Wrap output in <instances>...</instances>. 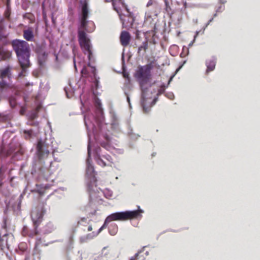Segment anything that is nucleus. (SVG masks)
<instances>
[{
	"instance_id": "obj_1",
	"label": "nucleus",
	"mask_w": 260,
	"mask_h": 260,
	"mask_svg": "<svg viewBox=\"0 0 260 260\" xmlns=\"http://www.w3.org/2000/svg\"><path fill=\"white\" fill-rule=\"evenodd\" d=\"M94 114L87 113L84 115V123L86 126L88 137L87 146L88 157L86 159V175L90 180L87 182V189L91 192L94 190L95 178L93 165L90 163L91 154L92 141L90 132L91 131L95 141L101 144L103 148L108 151H111L114 147L112 140L107 133L106 123H103L104 120V111L102 107L101 100L97 98L94 101Z\"/></svg>"
},
{
	"instance_id": "obj_2",
	"label": "nucleus",
	"mask_w": 260,
	"mask_h": 260,
	"mask_svg": "<svg viewBox=\"0 0 260 260\" xmlns=\"http://www.w3.org/2000/svg\"><path fill=\"white\" fill-rule=\"evenodd\" d=\"M50 141L40 139L38 141L36 146V157L32 162L31 174L38 181H53L49 177V171L45 166V161L50 155L52 146Z\"/></svg>"
},
{
	"instance_id": "obj_3",
	"label": "nucleus",
	"mask_w": 260,
	"mask_h": 260,
	"mask_svg": "<svg viewBox=\"0 0 260 260\" xmlns=\"http://www.w3.org/2000/svg\"><path fill=\"white\" fill-rule=\"evenodd\" d=\"M85 22L84 25L82 26V21L80 22L78 29V40L83 51L87 55L88 59L90 60L92 55V45L85 31L88 33L93 32L95 29V25L93 22L87 20Z\"/></svg>"
},
{
	"instance_id": "obj_4",
	"label": "nucleus",
	"mask_w": 260,
	"mask_h": 260,
	"mask_svg": "<svg viewBox=\"0 0 260 260\" xmlns=\"http://www.w3.org/2000/svg\"><path fill=\"white\" fill-rule=\"evenodd\" d=\"M12 46L16 54L19 63L28 64L30 61V50L27 42L15 39L12 41Z\"/></svg>"
},
{
	"instance_id": "obj_5",
	"label": "nucleus",
	"mask_w": 260,
	"mask_h": 260,
	"mask_svg": "<svg viewBox=\"0 0 260 260\" xmlns=\"http://www.w3.org/2000/svg\"><path fill=\"white\" fill-rule=\"evenodd\" d=\"M143 210L138 207V210H127L116 212L112 213L106 217V221L110 222L113 221H125L129 219H137L142 216Z\"/></svg>"
},
{
	"instance_id": "obj_6",
	"label": "nucleus",
	"mask_w": 260,
	"mask_h": 260,
	"mask_svg": "<svg viewBox=\"0 0 260 260\" xmlns=\"http://www.w3.org/2000/svg\"><path fill=\"white\" fill-rule=\"evenodd\" d=\"M153 68L152 63L139 66L136 71L135 77L138 79L141 89L148 88L146 85L151 77V71Z\"/></svg>"
},
{
	"instance_id": "obj_7",
	"label": "nucleus",
	"mask_w": 260,
	"mask_h": 260,
	"mask_svg": "<svg viewBox=\"0 0 260 260\" xmlns=\"http://www.w3.org/2000/svg\"><path fill=\"white\" fill-rule=\"evenodd\" d=\"M4 19L0 21V60H4L9 59L11 57V52L4 48L8 41L7 40L8 34L4 24Z\"/></svg>"
},
{
	"instance_id": "obj_8",
	"label": "nucleus",
	"mask_w": 260,
	"mask_h": 260,
	"mask_svg": "<svg viewBox=\"0 0 260 260\" xmlns=\"http://www.w3.org/2000/svg\"><path fill=\"white\" fill-rule=\"evenodd\" d=\"M142 95L141 100V105L144 113H148L152 107L154 106L157 101V97L152 98L151 94L152 91H149L148 88L141 89Z\"/></svg>"
},
{
	"instance_id": "obj_9",
	"label": "nucleus",
	"mask_w": 260,
	"mask_h": 260,
	"mask_svg": "<svg viewBox=\"0 0 260 260\" xmlns=\"http://www.w3.org/2000/svg\"><path fill=\"white\" fill-rule=\"evenodd\" d=\"M93 156L97 164L101 166H109L113 164L112 157L110 155L104 153L99 146L94 147Z\"/></svg>"
},
{
	"instance_id": "obj_10",
	"label": "nucleus",
	"mask_w": 260,
	"mask_h": 260,
	"mask_svg": "<svg viewBox=\"0 0 260 260\" xmlns=\"http://www.w3.org/2000/svg\"><path fill=\"white\" fill-rule=\"evenodd\" d=\"M119 2L122 5L123 7H125L127 15H123L119 11L118 15L122 23L123 27H131L132 26L133 23L135 21V16L133 13L129 11V9L127 8V6L124 3L123 0H119Z\"/></svg>"
},
{
	"instance_id": "obj_11",
	"label": "nucleus",
	"mask_w": 260,
	"mask_h": 260,
	"mask_svg": "<svg viewBox=\"0 0 260 260\" xmlns=\"http://www.w3.org/2000/svg\"><path fill=\"white\" fill-rule=\"evenodd\" d=\"M0 234V247L2 250L9 249L13 242L14 238L11 233H5L2 236Z\"/></svg>"
},
{
	"instance_id": "obj_12",
	"label": "nucleus",
	"mask_w": 260,
	"mask_h": 260,
	"mask_svg": "<svg viewBox=\"0 0 260 260\" xmlns=\"http://www.w3.org/2000/svg\"><path fill=\"white\" fill-rule=\"evenodd\" d=\"M45 212L46 210L42 206H39L35 209L32 210L31 217L36 228L38 224L41 221Z\"/></svg>"
},
{
	"instance_id": "obj_13",
	"label": "nucleus",
	"mask_w": 260,
	"mask_h": 260,
	"mask_svg": "<svg viewBox=\"0 0 260 260\" xmlns=\"http://www.w3.org/2000/svg\"><path fill=\"white\" fill-rule=\"evenodd\" d=\"M216 63V58L214 56L211 57L210 58L206 60V66L207 69L206 74H208L210 72L214 70Z\"/></svg>"
},
{
	"instance_id": "obj_14",
	"label": "nucleus",
	"mask_w": 260,
	"mask_h": 260,
	"mask_svg": "<svg viewBox=\"0 0 260 260\" xmlns=\"http://www.w3.org/2000/svg\"><path fill=\"white\" fill-rule=\"evenodd\" d=\"M88 8L86 3H84L82 6L81 15L80 18V22L82 21V25H84L85 20L87 19L88 17Z\"/></svg>"
},
{
	"instance_id": "obj_15",
	"label": "nucleus",
	"mask_w": 260,
	"mask_h": 260,
	"mask_svg": "<svg viewBox=\"0 0 260 260\" xmlns=\"http://www.w3.org/2000/svg\"><path fill=\"white\" fill-rule=\"evenodd\" d=\"M120 42L122 46H126L129 43L131 35L126 31H122L120 34Z\"/></svg>"
},
{
	"instance_id": "obj_16",
	"label": "nucleus",
	"mask_w": 260,
	"mask_h": 260,
	"mask_svg": "<svg viewBox=\"0 0 260 260\" xmlns=\"http://www.w3.org/2000/svg\"><path fill=\"white\" fill-rule=\"evenodd\" d=\"M19 64L21 68V71L18 73L17 78H20L25 77L27 75L28 68L30 67L31 64L30 61H29L28 64Z\"/></svg>"
},
{
	"instance_id": "obj_17",
	"label": "nucleus",
	"mask_w": 260,
	"mask_h": 260,
	"mask_svg": "<svg viewBox=\"0 0 260 260\" xmlns=\"http://www.w3.org/2000/svg\"><path fill=\"white\" fill-rule=\"evenodd\" d=\"M110 113L111 118V127L115 130H118L119 126L118 117L114 112L111 111Z\"/></svg>"
},
{
	"instance_id": "obj_18",
	"label": "nucleus",
	"mask_w": 260,
	"mask_h": 260,
	"mask_svg": "<svg viewBox=\"0 0 260 260\" xmlns=\"http://www.w3.org/2000/svg\"><path fill=\"white\" fill-rule=\"evenodd\" d=\"M96 236L97 233H95V232H92L91 233H89L80 237L79 241L81 243H86Z\"/></svg>"
},
{
	"instance_id": "obj_19",
	"label": "nucleus",
	"mask_w": 260,
	"mask_h": 260,
	"mask_svg": "<svg viewBox=\"0 0 260 260\" xmlns=\"http://www.w3.org/2000/svg\"><path fill=\"white\" fill-rule=\"evenodd\" d=\"M23 37L27 41H32L34 39L33 31L30 29L23 30Z\"/></svg>"
},
{
	"instance_id": "obj_20",
	"label": "nucleus",
	"mask_w": 260,
	"mask_h": 260,
	"mask_svg": "<svg viewBox=\"0 0 260 260\" xmlns=\"http://www.w3.org/2000/svg\"><path fill=\"white\" fill-rule=\"evenodd\" d=\"M69 87H64V89L66 92L67 97L68 98H70L74 93L75 90L74 88L72 87L70 81H69Z\"/></svg>"
},
{
	"instance_id": "obj_21",
	"label": "nucleus",
	"mask_w": 260,
	"mask_h": 260,
	"mask_svg": "<svg viewBox=\"0 0 260 260\" xmlns=\"http://www.w3.org/2000/svg\"><path fill=\"white\" fill-rule=\"evenodd\" d=\"M10 88V84L5 80L0 81V93H2Z\"/></svg>"
},
{
	"instance_id": "obj_22",
	"label": "nucleus",
	"mask_w": 260,
	"mask_h": 260,
	"mask_svg": "<svg viewBox=\"0 0 260 260\" xmlns=\"http://www.w3.org/2000/svg\"><path fill=\"white\" fill-rule=\"evenodd\" d=\"M10 71L9 68H6L1 71L0 78L2 80H5L6 78H9Z\"/></svg>"
},
{
	"instance_id": "obj_23",
	"label": "nucleus",
	"mask_w": 260,
	"mask_h": 260,
	"mask_svg": "<svg viewBox=\"0 0 260 260\" xmlns=\"http://www.w3.org/2000/svg\"><path fill=\"white\" fill-rule=\"evenodd\" d=\"M38 109H39V108H38ZM38 111H35L31 113L30 115L29 116V118L30 119V120L28 121V123L30 125H36L38 126V122L37 121H34V120L37 117L38 115Z\"/></svg>"
},
{
	"instance_id": "obj_24",
	"label": "nucleus",
	"mask_w": 260,
	"mask_h": 260,
	"mask_svg": "<svg viewBox=\"0 0 260 260\" xmlns=\"http://www.w3.org/2000/svg\"><path fill=\"white\" fill-rule=\"evenodd\" d=\"M55 229L54 225L52 222L48 223L45 226L44 231L45 233H50Z\"/></svg>"
},
{
	"instance_id": "obj_25",
	"label": "nucleus",
	"mask_w": 260,
	"mask_h": 260,
	"mask_svg": "<svg viewBox=\"0 0 260 260\" xmlns=\"http://www.w3.org/2000/svg\"><path fill=\"white\" fill-rule=\"evenodd\" d=\"M24 137L26 139H30L35 135L32 129L23 131Z\"/></svg>"
},
{
	"instance_id": "obj_26",
	"label": "nucleus",
	"mask_w": 260,
	"mask_h": 260,
	"mask_svg": "<svg viewBox=\"0 0 260 260\" xmlns=\"http://www.w3.org/2000/svg\"><path fill=\"white\" fill-rule=\"evenodd\" d=\"M11 116L10 114L0 113V123L10 119Z\"/></svg>"
},
{
	"instance_id": "obj_27",
	"label": "nucleus",
	"mask_w": 260,
	"mask_h": 260,
	"mask_svg": "<svg viewBox=\"0 0 260 260\" xmlns=\"http://www.w3.org/2000/svg\"><path fill=\"white\" fill-rule=\"evenodd\" d=\"M9 103L12 108H15L17 104V100L16 97L12 96L9 99Z\"/></svg>"
},
{
	"instance_id": "obj_28",
	"label": "nucleus",
	"mask_w": 260,
	"mask_h": 260,
	"mask_svg": "<svg viewBox=\"0 0 260 260\" xmlns=\"http://www.w3.org/2000/svg\"><path fill=\"white\" fill-rule=\"evenodd\" d=\"M128 134L130 139L133 140H137L140 137L138 134L133 133L132 129L130 130Z\"/></svg>"
},
{
	"instance_id": "obj_29",
	"label": "nucleus",
	"mask_w": 260,
	"mask_h": 260,
	"mask_svg": "<svg viewBox=\"0 0 260 260\" xmlns=\"http://www.w3.org/2000/svg\"><path fill=\"white\" fill-rule=\"evenodd\" d=\"M105 197L107 199H111L113 197V192L111 190L106 189L104 191Z\"/></svg>"
},
{
	"instance_id": "obj_30",
	"label": "nucleus",
	"mask_w": 260,
	"mask_h": 260,
	"mask_svg": "<svg viewBox=\"0 0 260 260\" xmlns=\"http://www.w3.org/2000/svg\"><path fill=\"white\" fill-rule=\"evenodd\" d=\"M148 48V43L147 41H144L142 43V45L139 47L138 48V52H140V51L144 50H146Z\"/></svg>"
},
{
	"instance_id": "obj_31",
	"label": "nucleus",
	"mask_w": 260,
	"mask_h": 260,
	"mask_svg": "<svg viewBox=\"0 0 260 260\" xmlns=\"http://www.w3.org/2000/svg\"><path fill=\"white\" fill-rule=\"evenodd\" d=\"M109 223L108 221H106V219L105 220V222L103 224V225L99 229L98 232H95V233H97V236L102 232V231L106 228L107 226V224Z\"/></svg>"
},
{
	"instance_id": "obj_32",
	"label": "nucleus",
	"mask_w": 260,
	"mask_h": 260,
	"mask_svg": "<svg viewBox=\"0 0 260 260\" xmlns=\"http://www.w3.org/2000/svg\"><path fill=\"white\" fill-rule=\"evenodd\" d=\"M166 96L170 100H173L174 98V95L173 92H170L166 93Z\"/></svg>"
},
{
	"instance_id": "obj_33",
	"label": "nucleus",
	"mask_w": 260,
	"mask_h": 260,
	"mask_svg": "<svg viewBox=\"0 0 260 260\" xmlns=\"http://www.w3.org/2000/svg\"><path fill=\"white\" fill-rule=\"evenodd\" d=\"M107 2H112L114 9L119 13V9L116 7L115 0H106Z\"/></svg>"
},
{
	"instance_id": "obj_34",
	"label": "nucleus",
	"mask_w": 260,
	"mask_h": 260,
	"mask_svg": "<svg viewBox=\"0 0 260 260\" xmlns=\"http://www.w3.org/2000/svg\"><path fill=\"white\" fill-rule=\"evenodd\" d=\"M42 243L41 238L40 237H38L36 239V241L35 243V248H36L39 245H40Z\"/></svg>"
},
{
	"instance_id": "obj_35",
	"label": "nucleus",
	"mask_w": 260,
	"mask_h": 260,
	"mask_svg": "<svg viewBox=\"0 0 260 260\" xmlns=\"http://www.w3.org/2000/svg\"><path fill=\"white\" fill-rule=\"evenodd\" d=\"M213 20V18H211L209 21L205 24V25L203 27L202 30V34H204V31L205 30V29L206 28V27L209 25V24L212 22V21Z\"/></svg>"
},
{
	"instance_id": "obj_36",
	"label": "nucleus",
	"mask_w": 260,
	"mask_h": 260,
	"mask_svg": "<svg viewBox=\"0 0 260 260\" xmlns=\"http://www.w3.org/2000/svg\"><path fill=\"white\" fill-rule=\"evenodd\" d=\"M165 89H164V88H161V87L160 88V89H158V92L156 94V97H158L159 95H161V94H163L164 92H165Z\"/></svg>"
},
{
	"instance_id": "obj_37",
	"label": "nucleus",
	"mask_w": 260,
	"mask_h": 260,
	"mask_svg": "<svg viewBox=\"0 0 260 260\" xmlns=\"http://www.w3.org/2000/svg\"><path fill=\"white\" fill-rule=\"evenodd\" d=\"M22 234L23 235H27L28 233V228L26 226H24L22 230Z\"/></svg>"
},
{
	"instance_id": "obj_38",
	"label": "nucleus",
	"mask_w": 260,
	"mask_h": 260,
	"mask_svg": "<svg viewBox=\"0 0 260 260\" xmlns=\"http://www.w3.org/2000/svg\"><path fill=\"white\" fill-rule=\"evenodd\" d=\"M145 248V246H144V247H143V249H144V248ZM143 250V249H142V250H141L139 251L137 253H136V254H135V257H131V258L129 260H135V258H136V257H137L138 256V255L139 254V253H141V252H142Z\"/></svg>"
},
{
	"instance_id": "obj_39",
	"label": "nucleus",
	"mask_w": 260,
	"mask_h": 260,
	"mask_svg": "<svg viewBox=\"0 0 260 260\" xmlns=\"http://www.w3.org/2000/svg\"><path fill=\"white\" fill-rule=\"evenodd\" d=\"M117 226H116L115 229H114L113 230H109V234L111 235H112V236L115 235L116 234V233H117Z\"/></svg>"
},
{
	"instance_id": "obj_40",
	"label": "nucleus",
	"mask_w": 260,
	"mask_h": 260,
	"mask_svg": "<svg viewBox=\"0 0 260 260\" xmlns=\"http://www.w3.org/2000/svg\"><path fill=\"white\" fill-rule=\"evenodd\" d=\"M3 225H2V228L4 230H6V219L5 218H4L3 219Z\"/></svg>"
},
{
	"instance_id": "obj_41",
	"label": "nucleus",
	"mask_w": 260,
	"mask_h": 260,
	"mask_svg": "<svg viewBox=\"0 0 260 260\" xmlns=\"http://www.w3.org/2000/svg\"><path fill=\"white\" fill-rule=\"evenodd\" d=\"M125 94L126 95V100H127V102L128 103L129 106L130 108H131V102H130V98H129L128 95L126 92H125Z\"/></svg>"
},
{
	"instance_id": "obj_42",
	"label": "nucleus",
	"mask_w": 260,
	"mask_h": 260,
	"mask_svg": "<svg viewBox=\"0 0 260 260\" xmlns=\"http://www.w3.org/2000/svg\"><path fill=\"white\" fill-rule=\"evenodd\" d=\"M91 70H92L91 72L93 73L94 76L95 77V74H96V69H95V67H91Z\"/></svg>"
},
{
	"instance_id": "obj_43",
	"label": "nucleus",
	"mask_w": 260,
	"mask_h": 260,
	"mask_svg": "<svg viewBox=\"0 0 260 260\" xmlns=\"http://www.w3.org/2000/svg\"><path fill=\"white\" fill-rule=\"evenodd\" d=\"M224 9V7L221 6L219 7V8L216 10V12H221Z\"/></svg>"
},
{
	"instance_id": "obj_44",
	"label": "nucleus",
	"mask_w": 260,
	"mask_h": 260,
	"mask_svg": "<svg viewBox=\"0 0 260 260\" xmlns=\"http://www.w3.org/2000/svg\"><path fill=\"white\" fill-rule=\"evenodd\" d=\"M86 220H87L86 218H83L81 219V221H79L78 222V224H82V222H84V221H86Z\"/></svg>"
},
{
	"instance_id": "obj_45",
	"label": "nucleus",
	"mask_w": 260,
	"mask_h": 260,
	"mask_svg": "<svg viewBox=\"0 0 260 260\" xmlns=\"http://www.w3.org/2000/svg\"><path fill=\"white\" fill-rule=\"evenodd\" d=\"M175 74H174L173 75H172L169 79V81H168V85H169V84L170 83V82H171V81L172 80L173 78H174V77L175 76Z\"/></svg>"
},
{
	"instance_id": "obj_46",
	"label": "nucleus",
	"mask_w": 260,
	"mask_h": 260,
	"mask_svg": "<svg viewBox=\"0 0 260 260\" xmlns=\"http://www.w3.org/2000/svg\"><path fill=\"white\" fill-rule=\"evenodd\" d=\"M196 40L193 38V40L188 44V47H190L192 46L193 44L195 42Z\"/></svg>"
},
{
	"instance_id": "obj_47",
	"label": "nucleus",
	"mask_w": 260,
	"mask_h": 260,
	"mask_svg": "<svg viewBox=\"0 0 260 260\" xmlns=\"http://www.w3.org/2000/svg\"><path fill=\"white\" fill-rule=\"evenodd\" d=\"M200 31H201V30H199V31H196V34H195V35H194V40H196V38H197V36H198V35L199 34V33L200 32Z\"/></svg>"
},
{
	"instance_id": "obj_48",
	"label": "nucleus",
	"mask_w": 260,
	"mask_h": 260,
	"mask_svg": "<svg viewBox=\"0 0 260 260\" xmlns=\"http://www.w3.org/2000/svg\"><path fill=\"white\" fill-rule=\"evenodd\" d=\"M27 187H28L27 186H26V187H25V188L24 189V191H23V193H22V194L20 195V198H22V196H23V194H24L25 193V192H26V189H27Z\"/></svg>"
},
{
	"instance_id": "obj_49",
	"label": "nucleus",
	"mask_w": 260,
	"mask_h": 260,
	"mask_svg": "<svg viewBox=\"0 0 260 260\" xmlns=\"http://www.w3.org/2000/svg\"><path fill=\"white\" fill-rule=\"evenodd\" d=\"M168 85H166L164 83H163V84L161 85L160 87H161V88H164V89L165 90V89L168 87Z\"/></svg>"
},
{
	"instance_id": "obj_50",
	"label": "nucleus",
	"mask_w": 260,
	"mask_h": 260,
	"mask_svg": "<svg viewBox=\"0 0 260 260\" xmlns=\"http://www.w3.org/2000/svg\"><path fill=\"white\" fill-rule=\"evenodd\" d=\"M87 230L88 231L90 232V231H91L92 230V227L91 225H89L88 226V229H87Z\"/></svg>"
},
{
	"instance_id": "obj_51",
	"label": "nucleus",
	"mask_w": 260,
	"mask_h": 260,
	"mask_svg": "<svg viewBox=\"0 0 260 260\" xmlns=\"http://www.w3.org/2000/svg\"><path fill=\"white\" fill-rule=\"evenodd\" d=\"M123 76L124 78H128V74L127 73H126V72H124Z\"/></svg>"
},
{
	"instance_id": "obj_52",
	"label": "nucleus",
	"mask_w": 260,
	"mask_h": 260,
	"mask_svg": "<svg viewBox=\"0 0 260 260\" xmlns=\"http://www.w3.org/2000/svg\"><path fill=\"white\" fill-rule=\"evenodd\" d=\"M185 62H186V61H184L183 62V64H182V66H181L180 67H179V68L176 70V72H178V71L180 69V68H181V67H182V66H183V65L185 63Z\"/></svg>"
},
{
	"instance_id": "obj_53",
	"label": "nucleus",
	"mask_w": 260,
	"mask_h": 260,
	"mask_svg": "<svg viewBox=\"0 0 260 260\" xmlns=\"http://www.w3.org/2000/svg\"><path fill=\"white\" fill-rule=\"evenodd\" d=\"M37 232L36 231L34 233V234H29V236H34L35 235H37Z\"/></svg>"
},
{
	"instance_id": "obj_54",
	"label": "nucleus",
	"mask_w": 260,
	"mask_h": 260,
	"mask_svg": "<svg viewBox=\"0 0 260 260\" xmlns=\"http://www.w3.org/2000/svg\"><path fill=\"white\" fill-rule=\"evenodd\" d=\"M20 113H21V115L24 114V110L23 109V108H22L21 110H20Z\"/></svg>"
},
{
	"instance_id": "obj_55",
	"label": "nucleus",
	"mask_w": 260,
	"mask_h": 260,
	"mask_svg": "<svg viewBox=\"0 0 260 260\" xmlns=\"http://www.w3.org/2000/svg\"><path fill=\"white\" fill-rule=\"evenodd\" d=\"M151 5H152V2L150 1L149 2H148V3L147 4V7H149V6H150Z\"/></svg>"
},
{
	"instance_id": "obj_56",
	"label": "nucleus",
	"mask_w": 260,
	"mask_h": 260,
	"mask_svg": "<svg viewBox=\"0 0 260 260\" xmlns=\"http://www.w3.org/2000/svg\"><path fill=\"white\" fill-rule=\"evenodd\" d=\"M74 67H75V69L77 70L76 65V63H75V58H74Z\"/></svg>"
},
{
	"instance_id": "obj_57",
	"label": "nucleus",
	"mask_w": 260,
	"mask_h": 260,
	"mask_svg": "<svg viewBox=\"0 0 260 260\" xmlns=\"http://www.w3.org/2000/svg\"><path fill=\"white\" fill-rule=\"evenodd\" d=\"M43 187H44V188H48V187H49V186H48V184H45V185H44V186Z\"/></svg>"
},
{
	"instance_id": "obj_58",
	"label": "nucleus",
	"mask_w": 260,
	"mask_h": 260,
	"mask_svg": "<svg viewBox=\"0 0 260 260\" xmlns=\"http://www.w3.org/2000/svg\"><path fill=\"white\" fill-rule=\"evenodd\" d=\"M95 81H96L95 85L96 86H98L99 81L96 79H95Z\"/></svg>"
},
{
	"instance_id": "obj_59",
	"label": "nucleus",
	"mask_w": 260,
	"mask_h": 260,
	"mask_svg": "<svg viewBox=\"0 0 260 260\" xmlns=\"http://www.w3.org/2000/svg\"><path fill=\"white\" fill-rule=\"evenodd\" d=\"M43 57H44V58H45V57H46V53H44L43 54Z\"/></svg>"
},
{
	"instance_id": "obj_60",
	"label": "nucleus",
	"mask_w": 260,
	"mask_h": 260,
	"mask_svg": "<svg viewBox=\"0 0 260 260\" xmlns=\"http://www.w3.org/2000/svg\"><path fill=\"white\" fill-rule=\"evenodd\" d=\"M221 2L222 3V4H224V3H225L226 1L225 0H220Z\"/></svg>"
},
{
	"instance_id": "obj_61",
	"label": "nucleus",
	"mask_w": 260,
	"mask_h": 260,
	"mask_svg": "<svg viewBox=\"0 0 260 260\" xmlns=\"http://www.w3.org/2000/svg\"><path fill=\"white\" fill-rule=\"evenodd\" d=\"M3 171V168H2V167H1V168H0V173H2V172Z\"/></svg>"
},
{
	"instance_id": "obj_62",
	"label": "nucleus",
	"mask_w": 260,
	"mask_h": 260,
	"mask_svg": "<svg viewBox=\"0 0 260 260\" xmlns=\"http://www.w3.org/2000/svg\"><path fill=\"white\" fill-rule=\"evenodd\" d=\"M216 16H217V14L215 13V14H214L213 17H215Z\"/></svg>"
},
{
	"instance_id": "obj_63",
	"label": "nucleus",
	"mask_w": 260,
	"mask_h": 260,
	"mask_svg": "<svg viewBox=\"0 0 260 260\" xmlns=\"http://www.w3.org/2000/svg\"><path fill=\"white\" fill-rule=\"evenodd\" d=\"M146 255H148L149 254V252L148 251L146 252Z\"/></svg>"
},
{
	"instance_id": "obj_64",
	"label": "nucleus",
	"mask_w": 260,
	"mask_h": 260,
	"mask_svg": "<svg viewBox=\"0 0 260 260\" xmlns=\"http://www.w3.org/2000/svg\"><path fill=\"white\" fill-rule=\"evenodd\" d=\"M101 258L100 257H98V259H95L94 260H99Z\"/></svg>"
}]
</instances>
